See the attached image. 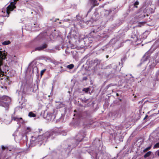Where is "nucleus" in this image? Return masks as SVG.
Masks as SVG:
<instances>
[{"instance_id": "16", "label": "nucleus", "mask_w": 159, "mask_h": 159, "mask_svg": "<svg viewBox=\"0 0 159 159\" xmlns=\"http://www.w3.org/2000/svg\"><path fill=\"white\" fill-rule=\"evenodd\" d=\"M101 62V61L97 59H95L94 61V62L97 65L99 64Z\"/></svg>"}, {"instance_id": "32", "label": "nucleus", "mask_w": 159, "mask_h": 159, "mask_svg": "<svg viewBox=\"0 0 159 159\" xmlns=\"http://www.w3.org/2000/svg\"><path fill=\"white\" fill-rule=\"evenodd\" d=\"M108 57H109V56H108V55H107V56H106V57H107V58H108Z\"/></svg>"}, {"instance_id": "29", "label": "nucleus", "mask_w": 159, "mask_h": 159, "mask_svg": "<svg viewBox=\"0 0 159 159\" xmlns=\"http://www.w3.org/2000/svg\"><path fill=\"white\" fill-rule=\"evenodd\" d=\"M113 85H112L111 84H110L109 85H108L107 86L108 87H110L111 86H113Z\"/></svg>"}, {"instance_id": "1", "label": "nucleus", "mask_w": 159, "mask_h": 159, "mask_svg": "<svg viewBox=\"0 0 159 159\" xmlns=\"http://www.w3.org/2000/svg\"><path fill=\"white\" fill-rule=\"evenodd\" d=\"M11 102L9 97L6 96L0 97V106L4 107L6 110L8 109Z\"/></svg>"}, {"instance_id": "12", "label": "nucleus", "mask_w": 159, "mask_h": 159, "mask_svg": "<svg viewBox=\"0 0 159 159\" xmlns=\"http://www.w3.org/2000/svg\"><path fill=\"white\" fill-rule=\"evenodd\" d=\"M152 153V152L151 151L148 152L144 155V157L145 158H146L148 157L151 155Z\"/></svg>"}, {"instance_id": "30", "label": "nucleus", "mask_w": 159, "mask_h": 159, "mask_svg": "<svg viewBox=\"0 0 159 159\" xmlns=\"http://www.w3.org/2000/svg\"><path fill=\"white\" fill-rule=\"evenodd\" d=\"M157 154L159 156V150L157 151Z\"/></svg>"}, {"instance_id": "24", "label": "nucleus", "mask_w": 159, "mask_h": 159, "mask_svg": "<svg viewBox=\"0 0 159 159\" xmlns=\"http://www.w3.org/2000/svg\"><path fill=\"white\" fill-rule=\"evenodd\" d=\"M46 70V69H44L41 71V73H40V75H41V76H42L43 75V73Z\"/></svg>"}, {"instance_id": "21", "label": "nucleus", "mask_w": 159, "mask_h": 159, "mask_svg": "<svg viewBox=\"0 0 159 159\" xmlns=\"http://www.w3.org/2000/svg\"><path fill=\"white\" fill-rule=\"evenodd\" d=\"M151 148V146H150L148 148H146L145 149L143 150V152H145L149 150Z\"/></svg>"}, {"instance_id": "27", "label": "nucleus", "mask_w": 159, "mask_h": 159, "mask_svg": "<svg viewBox=\"0 0 159 159\" xmlns=\"http://www.w3.org/2000/svg\"><path fill=\"white\" fill-rule=\"evenodd\" d=\"M2 149L3 150H4V149H6V148L4 146H2Z\"/></svg>"}, {"instance_id": "9", "label": "nucleus", "mask_w": 159, "mask_h": 159, "mask_svg": "<svg viewBox=\"0 0 159 159\" xmlns=\"http://www.w3.org/2000/svg\"><path fill=\"white\" fill-rule=\"evenodd\" d=\"M6 58V55L5 53L0 51V60H2Z\"/></svg>"}, {"instance_id": "34", "label": "nucleus", "mask_w": 159, "mask_h": 159, "mask_svg": "<svg viewBox=\"0 0 159 159\" xmlns=\"http://www.w3.org/2000/svg\"><path fill=\"white\" fill-rule=\"evenodd\" d=\"M116 95L117 96H118V93H117L116 94Z\"/></svg>"}, {"instance_id": "11", "label": "nucleus", "mask_w": 159, "mask_h": 159, "mask_svg": "<svg viewBox=\"0 0 159 159\" xmlns=\"http://www.w3.org/2000/svg\"><path fill=\"white\" fill-rule=\"evenodd\" d=\"M4 73L2 71L1 68H0V80H2L3 79Z\"/></svg>"}, {"instance_id": "15", "label": "nucleus", "mask_w": 159, "mask_h": 159, "mask_svg": "<svg viewBox=\"0 0 159 159\" xmlns=\"http://www.w3.org/2000/svg\"><path fill=\"white\" fill-rule=\"evenodd\" d=\"M66 67L69 69H71L74 67V65L73 64H71L67 65Z\"/></svg>"}, {"instance_id": "14", "label": "nucleus", "mask_w": 159, "mask_h": 159, "mask_svg": "<svg viewBox=\"0 0 159 159\" xmlns=\"http://www.w3.org/2000/svg\"><path fill=\"white\" fill-rule=\"evenodd\" d=\"M11 43V42L10 41H6L3 42L2 43V44L3 45H6L10 44Z\"/></svg>"}, {"instance_id": "36", "label": "nucleus", "mask_w": 159, "mask_h": 159, "mask_svg": "<svg viewBox=\"0 0 159 159\" xmlns=\"http://www.w3.org/2000/svg\"><path fill=\"white\" fill-rule=\"evenodd\" d=\"M75 112H76V111L75 110L74 111Z\"/></svg>"}, {"instance_id": "6", "label": "nucleus", "mask_w": 159, "mask_h": 159, "mask_svg": "<svg viewBox=\"0 0 159 159\" xmlns=\"http://www.w3.org/2000/svg\"><path fill=\"white\" fill-rule=\"evenodd\" d=\"M47 47V45L46 43H44L42 46L36 47L35 48V50L41 51L43 49L46 48Z\"/></svg>"}, {"instance_id": "28", "label": "nucleus", "mask_w": 159, "mask_h": 159, "mask_svg": "<svg viewBox=\"0 0 159 159\" xmlns=\"http://www.w3.org/2000/svg\"><path fill=\"white\" fill-rule=\"evenodd\" d=\"M157 114V113H154V114H153L152 115V116H156Z\"/></svg>"}, {"instance_id": "10", "label": "nucleus", "mask_w": 159, "mask_h": 159, "mask_svg": "<svg viewBox=\"0 0 159 159\" xmlns=\"http://www.w3.org/2000/svg\"><path fill=\"white\" fill-rule=\"evenodd\" d=\"M131 38L133 39L131 40L132 42H135L138 40V37L136 34H133L131 35Z\"/></svg>"}, {"instance_id": "20", "label": "nucleus", "mask_w": 159, "mask_h": 159, "mask_svg": "<svg viewBox=\"0 0 159 159\" xmlns=\"http://www.w3.org/2000/svg\"><path fill=\"white\" fill-rule=\"evenodd\" d=\"M89 88H84L83 89V91H85V93H87L89 90Z\"/></svg>"}, {"instance_id": "33", "label": "nucleus", "mask_w": 159, "mask_h": 159, "mask_svg": "<svg viewBox=\"0 0 159 159\" xmlns=\"http://www.w3.org/2000/svg\"><path fill=\"white\" fill-rule=\"evenodd\" d=\"M30 129V128H29L28 127L27 128V129Z\"/></svg>"}, {"instance_id": "25", "label": "nucleus", "mask_w": 159, "mask_h": 159, "mask_svg": "<svg viewBox=\"0 0 159 159\" xmlns=\"http://www.w3.org/2000/svg\"><path fill=\"white\" fill-rule=\"evenodd\" d=\"M81 139H77V141L78 142H80L82 141V140L83 139V136H81Z\"/></svg>"}, {"instance_id": "3", "label": "nucleus", "mask_w": 159, "mask_h": 159, "mask_svg": "<svg viewBox=\"0 0 159 159\" xmlns=\"http://www.w3.org/2000/svg\"><path fill=\"white\" fill-rule=\"evenodd\" d=\"M52 134V133L47 132L42 135L39 136L38 137L35 139H34V138L33 137L32 140L33 141H34L35 143L37 144L43 141H46L48 138L51 136Z\"/></svg>"}, {"instance_id": "19", "label": "nucleus", "mask_w": 159, "mask_h": 159, "mask_svg": "<svg viewBox=\"0 0 159 159\" xmlns=\"http://www.w3.org/2000/svg\"><path fill=\"white\" fill-rule=\"evenodd\" d=\"M98 28H96L93 29L91 31V33H96L98 32Z\"/></svg>"}, {"instance_id": "26", "label": "nucleus", "mask_w": 159, "mask_h": 159, "mask_svg": "<svg viewBox=\"0 0 159 159\" xmlns=\"http://www.w3.org/2000/svg\"><path fill=\"white\" fill-rule=\"evenodd\" d=\"M2 65V60H0V67Z\"/></svg>"}, {"instance_id": "22", "label": "nucleus", "mask_w": 159, "mask_h": 159, "mask_svg": "<svg viewBox=\"0 0 159 159\" xmlns=\"http://www.w3.org/2000/svg\"><path fill=\"white\" fill-rule=\"evenodd\" d=\"M159 148V142L156 144L154 146V148Z\"/></svg>"}, {"instance_id": "7", "label": "nucleus", "mask_w": 159, "mask_h": 159, "mask_svg": "<svg viewBox=\"0 0 159 159\" xmlns=\"http://www.w3.org/2000/svg\"><path fill=\"white\" fill-rule=\"evenodd\" d=\"M5 81V84H6L9 85L11 82V81L10 79V78L7 76H4L3 79Z\"/></svg>"}, {"instance_id": "5", "label": "nucleus", "mask_w": 159, "mask_h": 159, "mask_svg": "<svg viewBox=\"0 0 159 159\" xmlns=\"http://www.w3.org/2000/svg\"><path fill=\"white\" fill-rule=\"evenodd\" d=\"M90 0L91 2L93 4V6L91 7V8L88 11V14L91 11L92 9L94 7V6H98L99 4V3H98V1L97 0Z\"/></svg>"}, {"instance_id": "8", "label": "nucleus", "mask_w": 159, "mask_h": 159, "mask_svg": "<svg viewBox=\"0 0 159 159\" xmlns=\"http://www.w3.org/2000/svg\"><path fill=\"white\" fill-rule=\"evenodd\" d=\"M111 116L114 118H116L120 116V115L118 111H115L112 113Z\"/></svg>"}, {"instance_id": "35", "label": "nucleus", "mask_w": 159, "mask_h": 159, "mask_svg": "<svg viewBox=\"0 0 159 159\" xmlns=\"http://www.w3.org/2000/svg\"><path fill=\"white\" fill-rule=\"evenodd\" d=\"M159 113V110L158 111V113L157 114H158Z\"/></svg>"}, {"instance_id": "4", "label": "nucleus", "mask_w": 159, "mask_h": 159, "mask_svg": "<svg viewBox=\"0 0 159 159\" xmlns=\"http://www.w3.org/2000/svg\"><path fill=\"white\" fill-rule=\"evenodd\" d=\"M12 120L16 121L17 122L18 124H23L24 122V121L22 118H18L14 116H12L11 119L10 121L8 122L7 120H6L5 122L7 124H9L11 123V120Z\"/></svg>"}, {"instance_id": "2", "label": "nucleus", "mask_w": 159, "mask_h": 159, "mask_svg": "<svg viewBox=\"0 0 159 159\" xmlns=\"http://www.w3.org/2000/svg\"><path fill=\"white\" fill-rule=\"evenodd\" d=\"M19 0H11V1L10 4L6 8V12H5V10L4 11L3 10L2 11V12L4 13L3 16H8L9 11H12L14 8H16L15 5L16 3Z\"/></svg>"}, {"instance_id": "18", "label": "nucleus", "mask_w": 159, "mask_h": 159, "mask_svg": "<svg viewBox=\"0 0 159 159\" xmlns=\"http://www.w3.org/2000/svg\"><path fill=\"white\" fill-rule=\"evenodd\" d=\"M139 2L137 0L134 3V7L137 8L138 7L137 6L139 4Z\"/></svg>"}, {"instance_id": "13", "label": "nucleus", "mask_w": 159, "mask_h": 159, "mask_svg": "<svg viewBox=\"0 0 159 159\" xmlns=\"http://www.w3.org/2000/svg\"><path fill=\"white\" fill-rule=\"evenodd\" d=\"M28 116L30 117H34L36 116V115L34 114L32 112H29L28 114Z\"/></svg>"}, {"instance_id": "38", "label": "nucleus", "mask_w": 159, "mask_h": 159, "mask_svg": "<svg viewBox=\"0 0 159 159\" xmlns=\"http://www.w3.org/2000/svg\"><path fill=\"white\" fill-rule=\"evenodd\" d=\"M99 0L100 1H101V0Z\"/></svg>"}, {"instance_id": "31", "label": "nucleus", "mask_w": 159, "mask_h": 159, "mask_svg": "<svg viewBox=\"0 0 159 159\" xmlns=\"http://www.w3.org/2000/svg\"><path fill=\"white\" fill-rule=\"evenodd\" d=\"M148 117V115H146V116L145 117V118H144V120H145V119H146V118H147V117Z\"/></svg>"}, {"instance_id": "17", "label": "nucleus", "mask_w": 159, "mask_h": 159, "mask_svg": "<svg viewBox=\"0 0 159 159\" xmlns=\"http://www.w3.org/2000/svg\"><path fill=\"white\" fill-rule=\"evenodd\" d=\"M156 66V64L154 62H152L151 64L149 66L150 68V69L153 68Z\"/></svg>"}, {"instance_id": "37", "label": "nucleus", "mask_w": 159, "mask_h": 159, "mask_svg": "<svg viewBox=\"0 0 159 159\" xmlns=\"http://www.w3.org/2000/svg\"><path fill=\"white\" fill-rule=\"evenodd\" d=\"M61 68H62V66H61Z\"/></svg>"}, {"instance_id": "23", "label": "nucleus", "mask_w": 159, "mask_h": 159, "mask_svg": "<svg viewBox=\"0 0 159 159\" xmlns=\"http://www.w3.org/2000/svg\"><path fill=\"white\" fill-rule=\"evenodd\" d=\"M150 55L149 51L147 52L145 54V56L148 57Z\"/></svg>"}]
</instances>
